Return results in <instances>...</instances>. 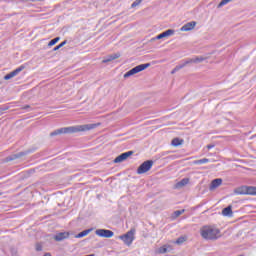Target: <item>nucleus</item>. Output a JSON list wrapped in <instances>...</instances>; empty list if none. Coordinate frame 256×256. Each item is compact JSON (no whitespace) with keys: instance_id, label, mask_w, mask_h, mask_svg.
Returning a JSON list of instances; mask_svg holds the SVG:
<instances>
[{"instance_id":"f257e3e1","label":"nucleus","mask_w":256,"mask_h":256,"mask_svg":"<svg viewBox=\"0 0 256 256\" xmlns=\"http://www.w3.org/2000/svg\"><path fill=\"white\" fill-rule=\"evenodd\" d=\"M200 235L205 241H217L222 237L221 230L213 225L203 226L200 229Z\"/></svg>"},{"instance_id":"f03ea898","label":"nucleus","mask_w":256,"mask_h":256,"mask_svg":"<svg viewBox=\"0 0 256 256\" xmlns=\"http://www.w3.org/2000/svg\"><path fill=\"white\" fill-rule=\"evenodd\" d=\"M91 129H95V124L65 127L53 131L52 133H50V137L62 135L63 133H79L81 131H91Z\"/></svg>"},{"instance_id":"7ed1b4c3","label":"nucleus","mask_w":256,"mask_h":256,"mask_svg":"<svg viewBox=\"0 0 256 256\" xmlns=\"http://www.w3.org/2000/svg\"><path fill=\"white\" fill-rule=\"evenodd\" d=\"M148 67H151L150 63L140 64L138 66H135L134 68H132L131 70H129L124 74V79L132 77V75H137V73H141V71H145V69H147Z\"/></svg>"},{"instance_id":"20e7f679","label":"nucleus","mask_w":256,"mask_h":256,"mask_svg":"<svg viewBox=\"0 0 256 256\" xmlns=\"http://www.w3.org/2000/svg\"><path fill=\"white\" fill-rule=\"evenodd\" d=\"M237 195H256L255 186H242L236 190Z\"/></svg>"},{"instance_id":"39448f33","label":"nucleus","mask_w":256,"mask_h":256,"mask_svg":"<svg viewBox=\"0 0 256 256\" xmlns=\"http://www.w3.org/2000/svg\"><path fill=\"white\" fill-rule=\"evenodd\" d=\"M125 245H131L135 241V230H130L126 234L119 237Z\"/></svg>"},{"instance_id":"423d86ee","label":"nucleus","mask_w":256,"mask_h":256,"mask_svg":"<svg viewBox=\"0 0 256 256\" xmlns=\"http://www.w3.org/2000/svg\"><path fill=\"white\" fill-rule=\"evenodd\" d=\"M153 167V160H147L143 162L137 169L138 175H143V173H147V171L151 170Z\"/></svg>"},{"instance_id":"0eeeda50","label":"nucleus","mask_w":256,"mask_h":256,"mask_svg":"<svg viewBox=\"0 0 256 256\" xmlns=\"http://www.w3.org/2000/svg\"><path fill=\"white\" fill-rule=\"evenodd\" d=\"M95 234L98 235V237H104L106 239H111V237L115 235L113 231L107 229H98L95 231Z\"/></svg>"},{"instance_id":"6e6552de","label":"nucleus","mask_w":256,"mask_h":256,"mask_svg":"<svg viewBox=\"0 0 256 256\" xmlns=\"http://www.w3.org/2000/svg\"><path fill=\"white\" fill-rule=\"evenodd\" d=\"M25 69V66L21 65L20 67L16 68L14 71L8 73L7 75L4 76L5 81H9V79H13V77H17L21 71Z\"/></svg>"},{"instance_id":"1a4fd4ad","label":"nucleus","mask_w":256,"mask_h":256,"mask_svg":"<svg viewBox=\"0 0 256 256\" xmlns=\"http://www.w3.org/2000/svg\"><path fill=\"white\" fill-rule=\"evenodd\" d=\"M131 155H133V151L124 152L114 159V163H123V161L129 159Z\"/></svg>"},{"instance_id":"9d476101","label":"nucleus","mask_w":256,"mask_h":256,"mask_svg":"<svg viewBox=\"0 0 256 256\" xmlns=\"http://www.w3.org/2000/svg\"><path fill=\"white\" fill-rule=\"evenodd\" d=\"M171 35H175V30L168 29L165 32H162L161 34L157 35L155 38H152V41L165 39V37H171Z\"/></svg>"},{"instance_id":"9b49d317","label":"nucleus","mask_w":256,"mask_h":256,"mask_svg":"<svg viewBox=\"0 0 256 256\" xmlns=\"http://www.w3.org/2000/svg\"><path fill=\"white\" fill-rule=\"evenodd\" d=\"M195 25H197L195 21L188 22L180 28V31H192V29H195Z\"/></svg>"},{"instance_id":"f8f14e48","label":"nucleus","mask_w":256,"mask_h":256,"mask_svg":"<svg viewBox=\"0 0 256 256\" xmlns=\"http://www.w3.org/2000/svg\"><path fill=\"white\" fill-rule=\"evenodd\" d=\"M222 183H223V179H221V178H216V179L212 180V182L210 184V191L217 189V187H220V185H222Z\"/></svg>"},{"instance_id":"ddd939ff","label":"nucleus","mask_w":256,"mask_h":256,"mask_svg":"<svg viewBox=\"0 0 256 256\" xmlns=\"http://www.w3.org/2000/svg\"><path fill=\"white\" fill-rule=\"evenodd\" d=\"M55 241H64V239H69V232H60L54 236Z\"/></svg>"},{"instance_id":"4468645a","label":"nucleus","mask_w":256,"mask_h":256,"mask_svg":"<svg viewBox=\"0 0 256 256\" xmlns=\"http://www.w3.org/2000/svg\"><path fill=\"white\" fill-rule=\"evenodd\" d=\"M170 251H173V247L171 245H164L158 249V253H160L161 255H165V253H170Z\"/></svg>"},{"instance_id":"2eb2a0df","label":"nucleus","mask_w":256,"mask_h":256,"mask_svg":"<svg viewBox=\"0 0 256 256\" xmlns=\"http://www.w3.org/2000/svg\"><path fill=\"white\" fill-rule=\"evenodd\" d=\"M185 185H189V178H183L178 183L175 184V189H181L185 187Z\"/></svg>"},{"instance_id":"dca6fc26","label":"nucleus","mask_w":256,"mask_h":256,"mask_svg":"<svg viewBox=\"0 0 256 256\" xmlns=\"http://www.w3.org/2000/svg\"><path fill=\"white\" fill-rule=\"evenodd\" d=\"M222 215L224 217H231L233 215V208L231 207V205L222 210Z\"/></svg>"},{"instance_id":"f3484780","label":"nucleus","mask_w":256,"mask_h":256,"mask_svg":"<svg viewBox=\"0 0 256 256\" xmlns=\"http://www.w3.org/2000/svg\"><path fill=\"white\" fill-rule=\"evenodd\" d=\"M121 57V54H112L108 57H106L102 63H109L111 61H115V59H119Z\"/></svg>"},{"instance_id":"a211bd4d","label":"nucleus","mask_w":256,"mask_h":256,"mask_svg":"<svg viewBox=\"0 0 256 256\" xmlns=\"http://www.w3.org/2000/svg\"><path fill=\"white\" fill-rule=\"evenodd\" d=\"M29 152H20L17 154H14L13 156H10L7 158V161H15V159H20V157H24V155H27Z\"/></svg>"},{"instance_id":"6ab92c4d","label":"nucleus","mask_w":256,"mask_h":256,"mask_svg":"<svg viewBox=\"0 0 256 256\" xmlns=\"http://www.w3.org/2000/svg\"><path fill=\"white\" fill-rule=\"evenodd\" d=\"M91 231H93V228L84 230V231L78 233V234L75 236V238H76V239H81V238H83V237H87V234H88V233H91Z\"/></svg>"},{"instance_id":"aec40b11","label":"nucleus","mask_w":256,"mask_h":256,"mask_svg":"<svg viewBox=\"0 0 256 256\" xmlns=\"http://www.w3.org/2000/svg\"><path fill=\"white\" fill-rule=\"evenodd\" d=\"M211 160L209 158H202L200 160H194L192 162L193 165H205V163H209Z\"/></svg>"},{"instance_id":"412c9836","label":"nucleus","mask_w":256,"mask_h":256,"mask_svg":"<svg viewBox=\"0 0 256 256\" xmlns=\"http://www.w3.org/2000/svg\"><path fill=\"white\" fill-rule=\"evenodd\" d=\"M183 139H179V138H174L171 142V145L173 147H179V145H183Z\"/></svg>"},{"instance_id":"4be33fe9","label":"nucleus","mask_w":256,"mask_h":256,"mask_svg":"<svg viewBox=\"0 0 256 256\" xmlns=\"http://www.w3.org/2000/svg\"><path fill=\"white\" fill-rule=\"evenodd\" d=\"M185 241H187V237L180 236L174 243H176V245H183V243H185Z\"/></svg>"},{"instance_id":"5701e85b","label":"nucleus","mask_w":256,"mask_h":256,"mask_svg":"<svg viewBox=\"0 0 256 256\" xmlns=\"http://www.w3.org/2000/svg\"><path fill=\"white\" fill-rule=\"evenodd\" d=\"M60 40H61L60 37H56V38L52 39V40L48 43V47H53V45H56V43H59Z\"/></svg>"},{"instance_id":"b1692460","label":"nucleus","mask_w":256,"mask_h":256,"mask_svg":"<svg viewBox=\"0 0 256 256\" xmlns=\"http://www.w3.org/2000/svg\"><path fill=\"white\" fill-rule=\"evenodd\" d=\"M231 1H233V0H222V1L218 4V9H221V7H225V5L231 3Z\"/></svg>"},{"instance_id":"393cba45","label":"nucleus","mask_w":256,"mask_h":256,"mask_svg":"<svg viewBox=\"0 0 256 256\" xmlns=\"http://www.w3.org/2000/svg\"><path fill=\"white\" fill-rule=\"evenodd\" d=\"M191 63H195L194 58H188V59H186V60L184 61V63H182V64H180V65H184V66H183V68H184V67H187V65H189V64H191Z\"/></svg>"},{"instance_id":"a878e982","label":"nucleus","mask_w":256,"mask_h":256,"mask_svg":"<svg viewBox=\"0 0 256 256\" xmlns=\"http://www.w3.org/2000/svg\"><path fill=\"white\" fill-rule=\"evenodd\" d=\"M65 45H67V40L63 41L58 46L54 47L53 51H59V49H61V47H65Z\"/></svg>"},{"instance_id":"bb28decb","label":"nucleus","mask_w":256,"mask_h":256,"mask_svg":"<svg viewBox=\"0 0 256 256\" xmlns=\"http://www.w3.org/2000/svg\"><path fill=\"white\" fill-rule=\"evenodd\" d=\"M193 59H194V63H203V61H205V57L203 56H198Z\"/></svg>"},{"instance_id":"cd10ccee","label":"nucleus","mask_w":256,"mask_h":256,"mask_svg":"<svg viewBox=\"0 0 256 256\" xmlns=\"http://www.w3.org/2000/svg\"><path fill=\"white\" fill-rule=\"evenodd\" d=\"M183 66L184 65H177L172 71H171V74L172 75H175V73H177V71H180V69H183Z\"/></svg>"},{"instance_id":"c85d7f7f","label":"nucleus","mask_w":256,"mask_h":256,"mask_svg":"<svg viewBox=\"0 0 256 256\" xmlns=\"http://www.w3.org/2000/svg\"><path fill=\"white\" fill-rule=\"evenodd\" d=\"M185 213V209L174 211V217H179Z\"/></svg>"},{"instance_id":"c756f323","label":"nucleus","mask_w":256,"mask_h":256,"mask_svg":"<svg viewBox=\"0 0 256 256\" xmlns=\"http://www.w3.org/2000/svg\"><path fill=\"white\" fill-rule=\"evenodd\" d=\"M141 1H142V0H135V1L132 3L131 7H137L138 5H141Z\"/></svg>"},{"instance_id":"7c9ffc66","label":"nucleus","mask_w":256,"mask_h":256,"mask_svg":"<svg viewBox=\"0 0 256 256\" xmlns=\"http://www.w3.org/2000/svg\"><path fill=\"white\" fill-rule=\"evenodd\" d=\"M36 251H43V245L41 243L36 244Z\"/></svg>"},{"instance_id":"2f4dec72","label":"nucleus","mask_w":256,"mask_h":256,"mask_svg":"<svg viewBox=\"0 0 256 256\" xmlns=\"http://www.w3.org/2000/svg\"><path fill=\"white\" fill-rule=\"evenodd\" d=\"M214 147H215V145H213V144L207 145V149H208V150L213 149Z\"/></svg>"},{"instance_id":"473e14b6","label":"nucleus","mask_w":256,"mask_h":256,"mask_svg":"<svg viewBox=\"0 0 256 256\" xmlns=\"http://www.w3.org/2000/svg\"><path fill=\"white\" fill-rule=\"evenodd\" d=\"M30 107H31V106L26 105V106L23 107V109H30Z\"/></svg>"},{"instance_id":"72a5a7b5","label":"nucleus","mask_w":256,"mask_h":256,"mask_svg":"<svg viewBox=\"0 0 256 256\" xmlns=\"http://www.w3.org/2000/svg\"><path fill=\"white\" fill-rule=\"evenodd\" d=\"M43 256H51V253H45Z\"/></svg>"}]
</instances>
